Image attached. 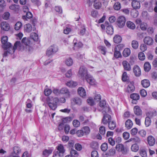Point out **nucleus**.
I'll return each mask as SVG.
<instances>
[{
    "instance_id": "21",
    "label": "nucleus",
    "mask_w": 157,
    "mask_h": 157,
    "mask_svg": "<svg viewBox=\"0 0 157 157\" xmlns=\"http://www.w3.org/2000/svg\"><path fill=\"white\" fill-rule=\"evenodd\" d=\"M1 27L4 30L7 31L10 29L9 25L6 22H2L1 23Z\"/></svg>"
},
{
    "instance_id": "28",
    "label": "nucleus",
    "mask_w": 157,
    "mask_h": 157,
    "mask_svg": "<svg viewBox=\"0 0 157 157\" xmlns=\"http://www.w3.org/2000/svg\"><path fill=\"white\" fill-rule=\"evenodd\" d=\"M114 42L116 44L120 43L122 40V38L119 35H115L113 38Z\"/></svg>"
},
{
    "instance_id": "58",
    "label": "nucleus",
    "mask_w": 157,
    "mask_h": 157,
    "mask_svg": "<svg viewBox=\"0 0 157 157\" xmlns=\"http://www.w3.org/2000/svg\"><path fill=\"white\" fill-rule=\"evenodd\" d=\"M139 13L138 11L136 10H133L131 12V15L133 17H137Z\"/></svg>"
},
{
    "instance_id": "31",
    "label": "nucleus",
    "mask_w": 157,
    "mask_h": 157,
    "mask_svg": "<svg viewBox=\"0 0 157 157\" xmlns=\"http://www.w3.org/2000/svg\"><path fill=\"white\" fill-rule=\"evenodd\" d=\"M126 24L127 27L131 29H134L136 27L135 24L132 22L130 21H127Z\"/></svg>"
},
{
    "instance_id": "44",
    "label": "nucleus",
    "mask_w": 157,
    "mask_h": 157,
    "mask_svg": "<svg viewBox=\"0 0 157 157\" xmlns=\"http://www.w3.org/2000/svg\"><path fill=\"white\" fill-rule=\"evenodd\" d=\"M151 119L149 117H146L145 118V124L146 127L149 126L151 124Z\"/></svg>"
},
{
    "instance_id": "45",
    "label": "nucleus",
    "mask_w": 157,
    "mask_h": 157,
    "mask_svg": "<svg viewBox=\"0 0 157 157\" xmlns=\"http://www.w3.org/2000/svg\"><path fill=\"white\" fill-rule=\"evenodd\" d=\"M113 8L116 10H119L121 8V3L119 2H116L113 5Z\"/></svg>"
},
{
    "instance_id": "20",
    "label": "nucleus",
    "mask_w": 157,
    "mask_h": 157,
    "mask_svg": "<svg viewBox=\"0 0 157 157\" xmlns=\"http://www.w3.org/2000/svg\"><path fill=\"white\" fill-rule=\"evenodd\" d=\"M106 105V102L105 101H100L99 103V106L103 108V109L104 110L103 111H105V110H106L107 112L108 111V112H109L110 109L107 106H105Z\"/></svg>"
},
{
    "instance_id": "10",
    "label": "nucleus",
    "mask_w": 157,
    "mask_h": 157,
    "mask_svg": "<svg viewBox=\"0 0 157 157\" xmlns=\"http://www.w3.org/2000/svg\"><path fill=\"white\" fill-rule=\"evenodd\" d=\"M116 149L119 151L121 152L123 154H125L127 152V149L125 148L123 144H119L116 146Z\"/></svg>"
},
{
    "instance_id": "19",
    "label": "nucleus",
    "mask_w": 157,
    "mask_h": 157,
    "mask_svg": "<svg viewBox=\"0 0 157 157\" xmlns=\"http://www.w3.org/2000/svg\"><path fill=\"white\" fill-rule=\"evenodd\" d=\"M122 64L124 70L127 71H130L131 70V67L130 64L126 60L123 61Z\"/></svg>"
},
{
    "instance_id": "3",
    "label": "nucleus",
    "mask_w": 157,
    "mask_h": 157,
    "mask_svg": "<svg viewBox=\"0 0 157 157\" xmlns=\"http://www.w3.org/2000/svg\"><path fill=\"white\" fill-rule=\"evenodd\" d=\"M58 50V48L56 46L54 45H52L48 48L46 52V55L50 56L56 53Z\"/></svg>"
},
{
    "instance_id": "26",
    "label": "nucleus",
    "mask_w": 157,
    "mask_h": 157,
    "mask_svg": "<svg viewBox=\"0 0 157 157\" xmlns=\"http://www.w3.org/2000/svg\"><path fill=\"white\" fill-rule=\"evenodd\" d=\"M141 84L143 87L147 88L150 86V82L148 80L144 79L141 81Z\"/></svg>"
},
{
    "instance_id": "15",
    "label": "nucleus",
    "mask_w": 157,
    "mask_h": 157,
    "mask_svg": "<svg viewBox=\"0 0 157 157\" xmlns=\"http://www.w3.org/2000/svg\"><path fill=\"white\" fill-rule=\"evenodd\" d=\"M85 78L86 81L91 85H93L95 84V80L90 75H88Z\"/></svg>"
},
{
    "instance_id": "6",
    "label": "nucleus",
    "mask_w": 157,
    "mask_h": 157,
    "mask_svg": "<svg viewBox=\"0 0 157 157\" xmlns=\"http://www.w3.org/2000/svg\"><path fill=\"white\" fill-rule=\"evenodd\" d=\"M102 113L104 114V116L102 120V122L104 124H106L110 121L111 117L109 114H106V113L105 111H103Z\"/></svg>"
},
{
    "instance_id": "18",
    "label": "nucleus",
    "mask_w": 157,
    "mask_h": 157,
    "mask_svg": "<svg viewBox=\"0 0 157 157\" xmlns=\"http://www.w3.org/2000/svg\"><path fill=\"white\" fill-rule=\"evenodd\" d=\"M60 93L64 94L66 98H70V93L68 89L66 88H63L59 91Z\"/></svg>"
},
{
    "instance_id": "49",
    "label": "nucleus",
    "mask_w": 157,
    "mask_h": 157,
    "mask_svg": "<svg viewBox=\"0 0 157 157\" xmlns=\"http://www.w3.org/2000/svg\"><path fill=\"white\" fill-rule=\"evenodd\" d=\"M122 79L123 82H128V77L127 75V73L126 72H124L122 76Z\"/></svg>"
},
{
    "instance_id": "47",
    "label": "nucleus",
    "mask_w": 157,
    "mask_h": 157,
    "mask_svg": "<svg viewBox=\"0 0 157 157\" xmlns=\"http://www.w3.org/2000/svg\"><path fill=\"white\" fill-rule=\"evenodd\" d=\"M52 152V149H45L43 152V155L46 156H48L51 154Z\"/></svg>"
},
{
    "instance_id": "32",
    "label": "nucleus",
    "mask_w": 157,
    "mask_h": 157,
    "mask_svg": "<svg viewBox=\"0 0 157 157\" xmlns=\"http://www.w3.org/2000/svg\"><path fill=\"white\" fill-rule=\"evenodd\" d=\"M79 120L81 122H83L84 123H86L89 121L87 117L84 115H80L79 118Z\"/></svg>"
},
{
    "instance_id": "64",
    "label": "nucleus",
    "mask_w": 157,
    "mask_h": 157,
    "mask_svg": "<svg viewBox=\"0 0 157 157\" xmlns=\"http://www.w3.org/2000/svg\"><path fill=\"white\" fill-rule=\"evenodd\" d=\"M56 11L59 13H62V8L59 6H56L55 8Z\"/></svg>"
},
{
    "instance_id": "59",
    "label": "nucleus",
    "mask_w": 157,
    "mask_h": 157,
    "mask_svg": "<svg viewBox=\"0 0 157 157\" xmlns=\"http://www.w3.org/2000/svg\"><path fill=\"white\" fill-rule=\"evenodd\" d=\"M147 25L145 23H142L140 25V28L142 30H145L147 29Z\"/></svg>"
},
{
    "instance_id": "43",
    "label": "nucleus",
    "mask_w": 157,
    "mask_h": 157,
    "mask_svg": "<svg viewBox=\"0 0 157 157\" xmlns=\"http://www.w3.org/2000/svg\"><path fill=\"white\" fill-rule=\"evenodd\" d=\"M9 8L11 10H13L15 11H17L19 10V7L18 6L14 4L10 6Z\"/></svg>"
},
{
    "instance_id": "40",
    "label": "nucleus",
    "mask_w": 157,
    "mask_h": 157,
    "mask_svg": "<svg viewBox=\"0 0 157 157\" xmlns=\"http://www.w3.org/2000/svg\"><path fill=\"white\" fill-rule=\"evenodd\" d=\"M65 64L68 66H71L73 64V60L71 58H67L65 61Z\"/></svg>"
},
{
    "instance_id": "8",
    "label": "nucleus",
    "mask_w": 157,
    "mask_h": 157,
    "mask_svg": "<svg viewBox=\"0 0 157 157\" xmlns=\"http://www.w3.org/2000/svg\"><path fill=\"white\" fill-rule=\"evenodd\" d=\"M135 87L133 81L128 82V86L126 90V92L128 93H132L135 90Z\"/></svg>"
},
{
    "instance_id": "38",
    "label": "nucleus",
    "mask_w": 157,
    "mask_h": 157,
    "mask_svg": "<svg viewBox=\"0 0 157 157\" xmlns=\"http://www.w3.org/2000/svg\"><path fill=\"white\" fill-rule=\"evenodd\" d=\"M130 98L133 100L137 101L139 99L140 96L137 94L133 93L131 94Z\"/></svg>"
},
{
    "instance_id": "60",
    "label": "nucleus",
    "mask_w": 157,
    "mask_h": 157,
    "mask_svg": "<svg viewBox=\"0 0 157 157\" xmlns=\"http://www.w3.org/2000/svg\"><path fill=\"white\" fill-rule=\"evenodd\" d=\"M77 136L78 137H81L85 135L83 131L81 129V130H78L76 132Z\"/></svg>"
},
{
    "instance_id": "57",
    "label": "nucleus",
    "mask_w": 157,
    "mask_h": 157,
    "mask_svg": "<svg viewBox=\"0 0 157 157\" xmlns=\"http://www.w3.org/2000/svg\"><path fill=\"white\" fill-rule=\"evenodd\" d=\"M138 133L141 137H145L146 135V131L143 129L140 131L138 132Z\"/></svg>"
},
{
    "instance_id": "23",
    "label": "nucleus",
    "mask_w": 157,
    "mask_h": 157,
    "mask_svg": "<svg viewBox=\"0 0 157 157\" xmlns=\"http://www.w3.org/2000/svg\"><path fill=\"white\" fill-rule=\"evenodd\" d=\"M133 72L136 76H139L141 74V70L140 68L138 66H135L133 68Z\"/></svg>"
},
{
    "instance_id": "24",
    "label": "nucleus",
    "mask_w": 157,
    "mask_h": 157,
    "mask_svg": "<svg viewBox=\"0 0 157 157\" xmlns=\"http://www.w3.org/2000/svg\"><path fill=\"white\" fill-rule=\"evenodd\" d=\"M133 109L134 113L137 116H139L142 115V110L139 106H135L134 108Z\"/></svg>"
},
{
    "instance_id": "62",
    "label": "nucleus",
    "mask_w": 157,
    "mask_h": 157,
    "mask_svg": "<svg viewBox=\"0 0 157 157\" xmlns=\"http://www.w3.org/2000/svg\"><path fill=\"white\" fill-rule=\"evenodd\" d=\"M140 49L143 52L145 51L147 49V45L145 44H141L140 45Z\"/></svg>"
},
{
    "instance_id": "34",
    "label": "nucleus",
    "mask_w": 157,
    "mask_h": 157,
    "mask_svg": "<svg viewBox=\"0 0 157 157\" xmlns=\"http://www.w3.org/2000/svg\"><path fill=\"white\" fill-rule=\"evenodd\" d=\"M130 50L129 48H126L123 51V55L124 57H127L130 55Z\"/></svg>"
},
{
    "instance_id": "51",
    "label": "nucleus",
    "mask_w": 157,
    "mask_h": 157,
    "mask_svg": "<svg viewBox=\"0 0 157 157\" xmlns=\"http://www.w3.org/2000/svg\"><path fill=\"white\" fill-rule=\"evenodd\" d=\"M70 154L71 156L74 157H77L78 155V152L74 149L71 150Z\"/></svg>"
},
{
    "instance_id": "22",
    "label": "nucleus",
    "mask_w": 157,
    "mask_h": 157,
    "mask_svg": "<svg viewBox=\"0 0 157 157\" xmlns=\"http://www.w3.org/2000/svg\"><path fill=\"white\" fill-rule=\"evenodd\" d=\"M147 141L148 144L150 146H152L155 144V139L153 136H149L147 137Z\"/></svg>"
},
{
    "instance_id": "46",
    "label": "nucleus",
    "mask_w": 157,
    "mask_h": 157,
    "mask_svg": "<svg viewBox=\"0 0 157 157\" xmlns=\"http://www.w3.org/2000/svg\"><path fill=\"white\" fill-rule=\"evenodd\" d=\"M132 46L135 49H136L138 47L139 44L138 42L136 40H133L132 42Z\"/></svg>"
},
{
    "instance_id": "1",
    "label": "nucleus",
    "mask_w": 157,
    "mask_h": 157,
    "mask_svg": "<svg viewBox=\"0 0 157 157\" xmlns=\"http://www.w3.org/2000/svg\"><path fill=\"white\" fill-rule=\"evenodd\" d=\"M21 43L19 41H17L14 44V46L12 48L11 46V44L9 42H7L4 44H3V48L4 49L9 50L13 51V52H14L16 49L18 48L20 49Z\"/></svg>"
},
{
    "instance_id": "50",
    "label": "nucleus",
    "mask_w": 157,
    "mask_h": 157,
    "mask_svg": "<svg viewBox=\"0 0 157 157\" xmlns=\"http://www.w3.org/2000/svg\"><path fill=\"white\" fill-rule=\"evenodd\" d=\"M139 153L142 157H147V152L144 149L140 150L139 151Z\"/></svg>"
},
{
    "instance_id": "2",
    "label": "nucleus",
    "mask_w": 157,
    "mask_h": 157,
    "mask_svg": "<svg viewBox=\"0 0 157 157\" xmlns=\"http://www.w3.org/2000/svg\"><path fill=\"white\" fill-rule=\"evenodd\" d=\"M89 75L87 74L86 69L84 66L80 67L78 72V75L79 77H81L82 79H84Z\"/></svg>"
},
{
    "instance_id": "16",
    "label": "nucleus",
    "mask_w": 157,
    "mask_h": 157,
    "mask_svg": "<svg viewBox=\"0 0 157 157\" xmlns=\"http://www.w3.org/2000/svg\"><path fill=\"white\" fill-rule=\"evenodd\" d=\"M131 5L133 8L135 10L139 9L140 7V2L136 0L132 1Z\"/></svg>"
},
{
    "instance_id": "48",
    "label": "nucleus",
    "mask_w": 157,
    "mask_h": 157,
    "mask_svg": "<svg viewBox=\"0 0 157 157\" xmlns=\"http://www.w3.org/2000/svg\"><path fill=\"white\" fill-rule=\"evenodd\" d=\"M30 37L33 40L36 41H37L38 39V36L37 34L35 32L31 33Z\"/></svg>"
},
{
    "instance_id": "56",
    "label": "nucleus",
    "mask_w": 157,
    "mask_h": 157,
    "mask_svg": "<svg viewBox=\"0 0 157 157\" xmlns=\"http://www.w3.org/2000/svg\"><path fill=\"white\" fill-rule=\"evenodd\" d=\"M101 149L103 151H105L108 149L107 144L106 143L103 144L101 147Z\"/></svg>"
},
{
    "instance_id": "11",
    "label": "nucleus",
    "mask_w": 157,
    "mask_h": 157,
    "mask_svg": "<svg viewBox=\"0 0 157 157\" xmlns=\"http://www.w3.org/2000/svg\"><path fill=\"white\" fill-rule=\"evenodd\" d=\"M46 101L50 108L53 110H55L57 107L56 104L53 103L52 99H50L49 97L47 98Z\"/></svg>"
},
{
    "instance_id": "52",
    "label": "nucleus",
    "mask_w": 157,
    "mask_h": 157,
    "mask_svg": "<svg viewBox=\"0 0 157 157\" xmlns=\"http://www.w3.org/2000/svg\"><path fill=\"white\" fill-rule=\"evenodd\" d=\"M94 7L96 9H100L101 6V2H99L95 3L94 5Z\"/></svg>"
},
{
    "instance_id": "61",
    "label": "nucleus",
    "mask_w": 157,
    "mask_h": 157,
    "mask_svg": "<svg viewBox=\"0 0 157 157\" xmlns=\"http://www.w3.org/2000/svg\"><path fill=\"white\" fill-rule=\"evenodd\" d=\"M52 92L51 89H46L44 91V94L46 96H48L51 94Z\"/></svg>"
},
{
    "instance_id": "5",
    "label": "nucleus",
    "mask_w": 157,
    "mask_h": 157,
    "mask_svg": "<svg viewBox=\"0 0 157 157\" xmlns=\"http://www.w3.org/2000/svg\"><path fill=\"white\" fill-rule=\"evenodd\" d=\"M21 42L24 44L25 46V50L29 52H31L33 50L32 48L29 44H30L29 40L26 37H24L22 40Z\"/></svg>"
},
{
    "instance_id": "37",
    "label": "nucleus",
    "mask_w": 157,
    "mask_h": 157,
    "mask_svg": "<svg viewBox=\"0 0 157 157\" xmlns=\"http://www.w3.org/2000/svg\"><path fill=\"white\" fill-rule=\"evenodd\" d=\"M13 149L14 153L15 154L14 155H16L19 154L21 151L20 148L18 146H17L14 147Z\"/></svg>"
},
{
    "instance_id": "29",
    "label": "nucleus",
    "mask_w": 157,
    "mask_h": 157,
    "mask_svg": "<svg viewBox=\"0 0 157 157\" xmlns=\"http://www.w3.org/2000/svg\"><path fill=\"white\" fill-rule=\"evenodd\" d=\"M77 84V82L73 81H69L66 83V85L70 87H75Z\"/></svg>"
},
{
    "instance_id": "12",
    "label": "nucleus",
    "mask_w": 157,
    "mask_h": 157,
    "mask_svg": "<svg viewBox=\"0 0 157 157\" xmlns=\"http://www.w3.org/2000/svg\"><path fill=\"white\" fill-rule=\"evenodd\" d=\"M56 147L59 151L58 156L59 157H63V156L64 153L65 151L63 146L61 144H60Z\"/></svg>"
},
{
    "instance_id": "55",
    "label": "nucleus",
    "mask_w": 157,
    "mask_h": 157,
    "mask_svg": "<svg viewBox=\"0 0 157 157\" xmlns=\"http://www.w3.org/2000/svg\"><path fill=\"white\" fill-rule=\"evenodd\" d=\"M73 124L75 127H78L80 126V123L78 120H75L73 121Z\"/></svg>"
},
{
    "instance_id": "35",
    "label": "nucleus",
    "mask_w": 157,
    "mask_h": 157,
    "mask_svg": "<svg viewBox=\"0 0 157 157\" xmlns=\"http://www.w3.org/2000/svg\"><path fill=\"white\" fill-rule=\"evenodd\" d=\"M151 67L150 63L148 62L145 63L144 65V69L146 72H148L151 69Z\"/></svg>"
},
{
    "instance_id": "30",
    "label": "nucleus",
    "mask_w": 157,
    "mask_h": 157,
    "mask_svg": "<svg viewBox=\"0 0 157 157\" xmlns=\"http://www.w3.org/2000/svg\"><path fill=\"white\" fill-rule=\"evenodd\" d=\"M132 125V122L131 120L130 119H128L125 123V127L128 129L131 128Z\"/></svg>"
},
{
    "instance_id": "39",
    "label": "nucleus",
    "mask_w": 157,
    "mask_h": 157,
    "mask_svg": "<svg viewBox=\"0 0 157 157\" xmlns=\"http://www.w3.org/2000/svg\"><path fill=\"white\" fill-rule=\"evenodd\" d=\"M90 146L91 148L94 149H97L99 147L98 143L96 142L93 141L90 144Z\"/></svg>"
},
{
    "instance_id": "13",
    "label": "nucleus",
    "mask_w": 157,
    "mask_h": 157,
    "mask_svg": "<svg viewBox=\"0 0 157 157\" xmlns=\"http://www.w3.org/2000/svg\"><path fill=\"white\" fill-rule=\"evenodd\" d=\"M25 31L27 33H30L32 30L35 31L36 30V28L34 26L33 27H32V25L29 24H27L24 26Z\"/></svg>"
},
{
    "instance_id": "7",
    "label": "nucleus",
    "mask_w": 157,
    "mask_h": 157,
    "mask_svg": "<svg viewBox=\"0 0 157 157\" xmlns=\"http://www.w3.org/2000/svg\"><path fill=\"white\" fill-rule=\"evenodd\" d=\"M123 47V45H118L115 48L114 54V57L116 58L121 57V55L120 52L118 51V49L120 48L121 47Z\"/></svg>"
},
{
    "instance_id": "33",
    "label": "nucleus",
    "mask_w": 157,
    "mask_h": 157,
    "mask_svg": "<svg viewBox=\"0 0 157 157\" xmlns=\"http://www.w3.org/2000/svg\"><path fill=\"white\" fill-rule=\"evenodd\" d=\"M82 129L85 135H87L89 134L90 132V129L88 126H86L83 127L82 128Z\"/></svg>"
},
{
    "instance_id": "27",
    "label": "nucleus",
    "mask_w": 157,
    "mask_h": 157,
    "mask_svg": "<svg viewBox=\"0 0 157 157\" xmlns=\"http://www.w3.org/2000/svg\"><path fill=\"white\" fill-rule=\"evenodd\" d=\"M106 33L109 35H112L113 33V26L111 25L106 26Z\"/></svg>"
},
{
    "instance_id": "54",
    "label": "nucleus",
    "mask_w": 157,
    "mask_h": 157,
    "mask_svg": "<svg viewBox=\"0 0 157 157\" xmlns=\"http://www.w3.org/2000/svg\"><path fill=\"white\" fill-rule=\"evenodd\" d=\"M139 59L141 60H143L145 59V56L144 53L143 52H140L138 55Z\"/></svg>"
},
{
    "instance_id": "9",
    "label": "nucleus",
    "mask_w": 157,
    "mask_h": 157,
    "mask_svg": "<svg viewBox=\"0 0 157 157\" xmlns=\"http://www.w3.org/2000/svg\"><path fill=\"white\" fill-rule=\"evenodd\" d=\"M143 41L145 44L149 46L152 45L154 42L153 38L149 36L145 37Z\"/></svg>"
},
{
    "instance_id": "14",
    "label": "nucleus",
    "mask_w": 157,
    "mask_h": 157,
    "mask_svg": "<svg viewBox=\"0 0 157 157\" xmlns=\"http://www.w3.org/2000/svg\"><path fill=\"white\" fill-rule=\"evenodd\" d=\"M71 103L73 105H80L82 103L81 99L78 97L72 98L71 100Z\"/></svg>"
},
{
    "instance_id": "53",
    "label": "nucleus",
    "mask_w": 157,
    "mask_h": 157,
    "mask_svg": "<svg viewBox=\"0 0 157 157\" xmlns=\"http://www.w3.org/2000/svg\"><path fill=\"white\" fill-rule=\"evenodd\" d=\"M99 131L101 134L104 135L105 132V127L103 126H101L99 129Z\"/></svg>"
},
{
    "instance_id": "36",
    "label": "nucleus",
    "mask_w": 157,
    "mask_h": 157,
    "mask_svg": "<svg viewBox=\"0 0 157 157\" xmlns=\"http://www.w3.org/2000/svg\"><path fill=\"white\" fill-rule=\"evenodd\" d=\"M108 127L111 130H113L116 127V123L114 121H110L109 122Z\"/></svg>"
},
{
    "instance_id": "25",
    "label": "nucleus",
    "mask_w": 157,
    "mask_h": 157,
    "mask_svg": "<svg viewBox=\"0 0 157 157\" xmlns=\"http://www.w3.org/2000/svg\"><path fill=\"white\" fill-rule=\"evenodd\" d=\"M157 115V112L153 110L148 112L146 113L147 117H149L150 119H152Z\"/></svg>"
},
{
    "instance_id": "17",
    "label": "nucleus",
    "mask_w": 157,
    "mask_h": 157,
    "mask_svg": "<svg viewBox=\"0 0 157 157\" xmlns=\"http://www.w3.org/2000/svg\"><path fill=\"white\" fill-rule=\"evenodd\" d=\"M78 94L83 98H85L86 96V93L84 89L82 87H79L78 90Z\"/></svg>"
},
{
    "instance_id": "63",
    "label": "nucleus",
    "mask_w": 157,
    "mask_h": 157,
    "mask_svg": "<svg viewBox=\"0 0 157 157\" xmlns=\"http://www.w3.org/2000/svg\"><path fill=\"white\" fill-rule=\"evenodd\" d=\"M70 129V126L67 124H65L64 127V130L65 133L68 134L69 131Z\"/></svg>"
},
{
    "instance_id": "4",
    "label": "nucleus",
    "mask_w": 157,
    "mask_h": 157,
    "mask_svg": "<svg viewBox=\"0 0 157 157\" xmlns=\"http://www.w3.org/2000/svg\"><path fill=\"white\" fill-rule=\"evenodd\" d=\"M126 19L124 16H120L117 19V23L118 26L120 28H122L125 25Z\"/></svg>"
},
{
    "instance_id": "42",
    "label": "nucleus",
    "mask_w": 157,
    "mask_h": 157,
    "mask_svg": "<svg viewBox=\"0 0 157 157\" xmlns=\"http://www.w3.org/2000/svg\"><path fill=\"white\" fill-rule=\"evenodd\" d=\"M139 149V146L137 144H134L131 147V150L133 152H137Z\"/></svg>"
},
{
    "instance_id": "41",
    "label": "nucleus",
    "mask_w": 157,
    "mask_h": 157,
    "mask_svg": "<svg viewBox=\"0 0 157 157\" xmlns=\"http://www.w3.org/2000/svg\"><path fill=\"white\" fill-rule=\"evenodd\" d=\"M22 26V23L20 21L17 22L14 25V29L16 30L20 29Z\"/></svg>"
}]
</instances>
